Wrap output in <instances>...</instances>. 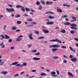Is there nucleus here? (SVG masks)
<instances>
[{"label":"nucleus","mask_w":78,"mask_h":78,"mask_svg":"<svg viewBox=\"0 0 78 78\" xmlns=\"http://www.w3.org/2000/svg\"><path fill=\"white\" fill-rule=\"evenodd\" d=\"M50 48H55V44L51 45L49 46Z\"/></svg>","instance_id":"nucleus-34"},{"label":"nucleus","mask_w":78,"mask_h":78,"mask_svg":"<svg viewBox=\"0 0 78 78\" xmlns=\"http://www.w3.org/2000/svg\"><path fill=\"white\" fill-rule=\"evenodd\" d=\"M25 73V72H23L20 73L21 75H23Z\"/></svg>","instance_id":"nucleus-54"},{"label":"nucleus","mask_w":78,"mask_h":78,"mask_svg":"<svg viewBox=\"0 0 78 78\" xmlns=\"http://www.w3.org/2000/svg\"><path fill=\"white\" fill-rule=\"evenodd\" d=\"M38 9L39 10H41L42 9V7L41 6V5H40L39 6L38 8Z\"/></svg>","instance_id":"nucleus-35"},{"label":"nucleus","mask_w":78,"mask_h":78,"mask_svg":"<svg viewBox=\"0 0 78 78\" xmlns=\"http://www.w3.org/2000/svg\"><path fill=\"white\" fill-rule=\"evenodd\" d=\"M3 27V30H5V31L6 30V28H7V26H6V25H4Z\"/></svg>","instance_id":"nucleus-33"},{"label":"nucleus","mask_w":78,"mask_h":78,"mask_svg":"<svg viewBox=\"0 0 78 78\" xmlns=\"http://www.w3.org/2000/svg\"><path fill=\"white\" fill-rule=\"evenodd\" d=\"M32 59L35 60V61H38L39 60H40L41 58H38L37 57H34L32 58Z\"/></svg>","instance_id":"nucleus-9"},{"label":"nucleus","mask_w":78,"mask_h":78,"mask_svg":"<svg viewBox=\"0 0 78 78\" xmlns=\"http://www.w3.org/2000/svg\"><path fill=\"white\" fill-rule=\"evenodd\" d=\"M63 62L64 63H67V60H63Z\"/></svg>","instance_id":"nucleus-61"},{"label":"nucleus","mask_w":78,"mask_h":78,"mask_svg":"<svg viewBox=\"0 0 78 78\" xmlns=\"http://www.w3.org/2000/svg\"><path fill=\"white\" fill-rule=\"evenodd\" d=\"M51 76H54V77H56V76H58V75H55L56 74V73L54 72H52L51 73Z\"/></svg>","instance_id":"nucleus-3"},{"label":"nucleus","mask_w":78,"mask_h":78,"mask_svg":"<svg viewBox=\"0 0 78 78\" xmlns=\"http://www.w3.org/2000/svg\"><path fill=\"white\" fill-rule=\"evenodd\" d=\"M53 59H58V56H54L52 57Z\"/></svg>","instance_id":"nucleus-29"},{"label":"nucleus","mask_w":78,"mask_h":78,"mask_svg":"<svg viewBox=\"0 0 78 78\" xmlns=\"http://www.w3.org/2000/svg\"><path fill=\"white\" fill-rule=\"evenodd\" d=\"M49 41L51 42H59V40H58V39H56L55 40H49Z\"/></svg>","instance_id":"nucleus-11"},{"label":"nucleus","mask_w":78,"mask_h":78,"mask_svg":"<svg viewBox=\"0 0 78 78\" xmlns=\"http://www.w3.org/2000/svg\"><path fill=\"white\" fill-rule=\"evenodd\" d=\"M21 6H22L19 5H17V6H16V8H21Z\"/></svg>","instance_id":"nucleus-39"},{"label":"nucleus","mask_w":78,"mask_h":78,"mask_svg":"<svg viewBox=\"0 0 78 78\" xmlns=\"http://www.w3.org/2000/svg\"><path fill=\"white\" fill-rule=\"evenodd\" d=\"M44 38H45V37H38L37 39H44Z\"/></svg>","instance_id":"nucleus-36"},{"label":"nucleus","mask_w":78,"mask_h":78,"mask_svg":"<svg viewBox=\"0 0 78 78\" xmlns=\"http://www.w3.org/2000/svg\"><path fill=\"white\" fill-rule=\"evenodd\" d=\"M36 4L37 5H41V2L39 1H37L36 2Z\"/></svg>","instance_id":"nucleus-32"},{"label":"nucleus","mask_w":78,"mask_h":78,"mask_svg":"<svg viewBox=\"0 0 78 78\" xmlns=\"http://www.w3.org/2000/svg\"><path fill=\"white\" fill-rule=\"evenodd\" d=\"M23 16L25 17H27V16H28V15H27V14H25L24 15H23Z\"/></svg>","instance_id":"nucleus-52"},{"label":"nucleus","mask_w":78,"mask_h":78,"mask_svg":"<svg viewBox=\"0 0 78 78\" xmlns=\"http://www.w3.org/2000/svg\"><path fill=\"white\" fill-rule=\"evenodd\" d=\"M74 40H75L76 41H78V39L76 38H74Z\"/></svg>","instance_id":"nucleus-60"},{"label":"nucleus","mask_w":78,"mask_h":78,"mask_svg":"<svg viewBox=\"0 0 78 78\" xmlns=\"http://www.w3.org/2000/svg\"><path fill=\"white\" fill-rule=\"evenodd\" d=\"M68 74L69 76H73V74L72 73H71L69 72H68Z\"/></svg>","instance_id":"nucleus-16"},{"label":"nucleus","mask_w":78,"mask_h":78,"mask_svg":"<svg viewBox=\"0 0 78 78\" xmlns=\"http://www.w3.org/2000/svg\"><path fill=\"white\" fill-rule=\"evenodd\" d=\"M46 4L47 5H51V4H53V2H50L48 1H47L46 2Z\"/></svg>","instance_id":"nucleus-7"},{"label":"nucleus","mask_w":78,"mask_h":78,"mask_svg":"<svg viewBox=\"0 0 78 78\" xmlns=\"http://www.w3.org/2000/svg\"><path fill=\"white\" fill-rule=\"evenodd\" d=\"M20 17V15L17 14L14 17L15 18H19V17Z\"/></svg>","instance_id":"nucleus-22"},{"label":"nucleus","mask_w":78,"mask_h":78,"mask_svg":"<svg viewBox=\"0 0 78 78\" xmlns=\"http://www.w3.org/2000/svg\"><path fill=\"white\" fill-rule=\"evenodd\" d=\"M9 6L10 7V8H12V7H13V5H9Z\"/></svg>","instance_id":"nucleus-58"},{"label":"nucleus","mask_w":78,"mask_h":78,"mask_svg":"<svg viewBox=\"0 0 78 78\" xmlns=\"http://www.w3.org/2000/svg\"><path fill=\"white\" fill-rule=\"evenodd\" d=\"M32 36L33 35L31 33L29 34L28 35V37H29V39H31V40H33V38L32 37Z\"/></svg>","instance_id":"nucleus-5"},{"label":"nucleus","mask_w":78,"mask_h":78,"mask_svg":"<svg viewBox=\"0 0 78 78\" xmlns=\"http://www.w3.org/2000/svg\"><path fill=\"white\" fill-rule=\"evenodd\" d=\"M41 53L40 52H37L35 54V56H38V55H40Z\"/></svg>","instance_id":"nucleus-38"},{"label":"nucleus","mask_w":78,"mask_h":78,"mask_svg":"<svg viewBox=\"0 0 78 78\" xmlns=\"http://www.w3.org/2000/svg\"><path fill=\"white\" fill-rule=\"evenodd\" d=\"M48 18H49V19H55L54 17H53L51 16H48Z\"/></svg>","instance_id":"nucleus-26"},{"label":"nucleus","mask_w":78,"mask_h":78,"mask_svg":"<svg viewBox=\"0 0 78 78\" xmlns=\"http://www.w3.org/2000/svg\"><path fill=\"white\" fill-rule=\"evenodd\" d=\"M20 30L17 29L16 30V33H17L18 32H20Z\"/></svg>","instance_id":"nucleus-51"},{"label":"nucleus","mask_w":78,"mask_h":78,"mask_svg":"<svg viewBox=\"0 0 78 78\" xmlns=\"http://www.w3.org/2000/svg\"><path fill=\"white\" fill-rule=\"evenodd\" d=\"M65 25H66L67 26L70 25H71V24H70V23H69L68 22H67V23H65Z\"/></svg>","instance_id":"nucleus-30"},{"label":"nucleus","mask_w":78,"mask_h":78,"mask_svg":"<svg viewBox=\"0 0 78 78\" xmlns=\"http://www.w3.org/2000/svg\"><path fill=\"white\" fill-rule=\"evenodd\" d=\"M61 33H66V31L64 29H62L60 31Z\"/></svg>","instance_id":"nucleus-23"},{"label":"nucleus","mask_w":78,"mask_h":78,"mask_svg":"<svg viewBox=\"0 0 78 78\" xmlns=\"http://www.w3.org/2000/svg\"><path fill=\"white\" fill-rule=\"evenodd\" d=\"M22 37H23L22 35H21L18 37L17 39H16V41H20L22 40Z\"/></svg>","instance_id":"nucleus-4"},{"label":"nucleus","mask_w":78,"mask_h":78,"mask_svg":"<svg viewBox=\"0 0 78 78\" xmlns=\"http://www.w3.org/2000/svg\"><path fill=\"white\" fill-rule=\"evenodd\" d=\"M32 53H36V52H37V50H32L31 51Z\"/></svg>","instance_id":"nucleus-44"},{"label":"nucleus","mask_w":78,"mask_h":78,"mask_svg":"<svg viewBox=\"0 0 78 78\" xmlns=\"http://www.w3.org/2000/svg\"><path fill=\"white\" fill-rule=\"evenodd\" d=\"M42 30L43 32V33H49V31H48V30H46L44 29H43Z\"/></svg>","instance_id":"nucleus-13"},{"label":"nucleus","mask_w":78,"mask_h":78,"mask_svg":"<svg viewBox=\"0 0 78 78\" xmlns=\"http://www.w3.org/2000/svg\"><path fill=\"white\" fill-rule=\"evenodd\" d=\"M19 76V74H16L14 75L13 76L14 77H16V76Z\"/></svg>","instance_id":"nucleus-53"},{"label":"nucleus","mask_w":78,"mask_h":78,"mask_svg":"<svg viewBox=\"0 0 78 78\" xmlns=\"http://www.w3.org/2000/svg\"><path fill=\"white\" fill-rule=\"evenodd\" d=\"M4 63V62L2 61V60L0 59V66H2Z\"/></svg>","instance_id":"nucleus-17"},{"label":"nucleus","mask_w":78,"mask_h":78,"mask_svg":"<svg viewBox=\"0 0 78 78\" xmlns=\"http://www.w3.org/2000/svg\"><path fill=\"white\" fill-rule=\"evenodd\" d=\"M27 21H28V22H32L33 21L32 19H27Z\"/></svg>","instance_id":"nucleus-40"},{"label":"nucleus","mask_w":78,"mask_h":78,"mask_svg":"<svg viewBox=\"0 0 78 78\" xmlns=\"http://www.w3.org/2000/svg\"><path fill=\"white\" fill-rule=\"evenodd\" d=\"M45 14H54L55 13L53 12H52L50 11H48L45 12Z\"/></svg>","instance_id":"nucleus-12"},{"label":"nucleus","mask_w":78,"mask_h":78,"mask_svg":"<svg viewBox=\"0 0 78 78\" xmlns=\"http://www.w3.org/2000/svg\"><path fill=\"white\" fill-rule=\"evenodd\" d=\"M15 49V47H14L12 46L10 48L11 50H13V49Z\"/></svg>","instance_id":"nucleus-48"},{"label":"nucleus","mask_w":78,"mask_h":78,"mask_svg":"<svg viewBox=\"0 0 78 78\" xmlns=\"http://www.w3.org/2000/svg\"><path fill=\"white\" fill-rule=\"evenodd\" d=\"M59 45L58 44H55V48L58 47Z\"/></svg>","instance_id":"nucleus-55"},{"label":"nucleus","mask_w":78,"mask_h":78,"mask_svg":"<svg viewBox=\"0 0 78 78\" xmlns=\"http://www.w3.org/2000/svg\"><path fill=\"white\" fill-rule=\"evenodd\" d=\"M19 64V62H15L14 63H12V64H10V66H11L12 65H17V64Z\"/></svg>","instance_id":"nucleus-8"},{"label":"nucleus","mask_w":78,"mask_h":78,"mask_svg":"<svg viewBox=\"0 0 78 78\" xmlns=\"http://www.w3.org/2000/svg\"><path fill=\"white\" fill-rule=\"evenodd\" d=\"M30 11L31 12H34V10L32 9H30Z\"/></svg>","instance_id":"nucleus-63"},{"label":"nucleus","mask_w":78,"mask_h":78,"mask_svg":"<svg viewBox=\"0 0 78 78\" xmlns=\"http://www.w3.org/2000/svg\"><path fill=\"white\" fill-rule=\"evenodd\" d=\"M40 2L42 4V5H44L45 2H44L42 1H40Z\"/></svg>","instance_id":"nucleus-41"},{"label":"nucleus","mask_w":78,"mask_h":78,"mask_svg":"<svg viewBox=\"0 0 78 78\" xmlns=\"http://www.w3.org/2000/svg\"><path fill=\"white\" fill-rule=\"evenodd\" d=\"M34 33H35V34H39V32H38V31H35L34 32Z\"/></svg>","instance_id":"nucleus-50"},{"label":"nucleus","mask_w":78,"mask_h":78,"mask_svg":"<svg viewBox=\"0 0 78 78\" xmlns=\"http://www.w3.org/2000/svg\"><path fill=\"white\" fill-rule=\"evenodd\" d=\"M0 37L1 38H0L1 40H3V39H5V37H4V36H3V35H1L0 36Z\"/></svg>","instance_id":"nucleus-19"},{"label":"nucleus","mask_w":78,"mask_h":78,"mask_svg":"<svg viewBox=\"0 0 78 78\" xmlns=\"http://www.w3.org/2000/svg\"><path fill=\"white\" fill-rule=\"evenodd\" d=\"M71 61H73V62H76V61H77V59L75 58H74L71 59Z\"/></svg>","instance_id":"nucleus-18"},{"label":"nucleus","mask_w":78,"mask_h":78,"mask_svg":"<svg viewBox=\"0 0 78 78\" xmlns=\"http://www.w3.org/2000/svg\"><path fill=\"white\" fill-rule=\"evenodd\" d=\"M10 37L9 36H8L7 35H5V38L6 39H9Z\"/></svg>","instance_id":"nucleus-21"},{"label":"nucleus","mask_w":78,"mask_h":78,"mask_svg":"<svg viewBox=\"0 0 78 78\" xmlns=\"http://www.w3.org/2000/svg\"><path fill=\"white\" fill-rule=\"evenodd\" d=\"M53 23H54V22H52L46 23L47 25H53Z\"/></svg>","instance_id":"nucleus-14"},{"label":"nucleus","mask_w":78,"mask_h":78,"mask_svg":"<svg viewBox=\"0 0 78 78\" xmlns=\"http://www.w3.org/2000/svg\"><path fill=\"white\" fill-rule=\"evenodd\" d=\"M75 45H76V47H78V43H76L75 44Z\"/></svg>","instance_id":"nucleus-64"},{"label":"nucleus","mask_w":78,"mask_h":78,"mask_svg":"<svg viewBox=\"0 0 78 78\" xmlns=\"http://www.w3.org/2000/svg\"><path fill=\"white\" fill-rule=\"evenodd\" d=\"M36 70H34V69H33V70H32L31 71V72H36Z\"/></svg>","instance_id":"nucleus-56"},{"label":"nucleus","mask_w":78,"mask_h":78,"mask_svg":"<svg viewBox=\"0 0 78 78\" xmlns=\"http://www.w3.org/2000/svg\"><path fill=\"white\" fill-rule=\"evenodd\" d=\"M17 24H20L22 23V22L19 21H17L16 22Z\"/></svg>","instance_id":"nucleus-43"},{"label":"nucleus","mask_w":78,"mask_h":78,"mask_svg":"<svg viewBox=\"0 0 78 78\" xmlns=\"http://www.w3.org/2000/svg\"><path fill=\"white\" fill-rule=\"evenodd\" d=\"M70 28L73 29V30H78L77 28L75 27H71Z\"/></svg>","instance_id":"nucleus-37"},{"label":"nucleus","mask_w":78,"mask_h":78,"mask_svg":"<svg viewBox=\"0 0 78 78\" xmlns=\"http://www.w3.org/2000/svg\"><path fill=\"white\" fill-rule=\"evenodd\" d=\"M59 12H60V13L62 12V10H61L60 9H59Z\"/></svg>","instance_id":"nucleus-49"},{"label":"nucleus","mask_w":78,"mask_h":78,"mask_svg":"<svg viewBox=\"0 0 78 78\" xmlns=\"http://www.w3.org/2000/svg\"><path fill=\"white\" fill-rule=\"evenodd\" d=\"M40 74L41 76H47V74L45 73H41Z\"/></svg>","instance_id":"nucleus-24"},{"label":"nucleus","mask_w":78,"mask_h":78,"mask_svg":"<svg viewBox=\"0 0 78 78\" xmlns=\"http://www.w3.org/2000/svg\"><path fill=\"white\" fill-rule=\"evenodd\" d=\"M0 73L1 74H2V75H6V74L8 73V72L2 71Z\"/></svg>","instance_id":"nucleus-6"},{"label":"nucleus","mask_w":78,"mask_h":78,"mask_svg":"<svg viewBox=\"0 0 78 78\" xmlns=\"http://www.w3.org/2000/svg\"><path fill=\"white\" fill-rule=\"evenodd\" d=\"M32 44H27V46L28 48H30L31 47V45Z\"/></svg>","instance_id":"nucleus-45"},{"label":"nucleus","mask_w":78,"mask_h":78,"mask_svg":"<svg viewBox=\"0 0 78 78\" xmlns=\"http://www.w3.org/2000/svg\"><path fill=\"white\" fill-rule=\"evenodd\" d=\"M51 50L52 52H54V51H56V50H58V49L56 48H54V49H52Z\"/></svg>","instance_id":"nucleus-27"},{"label":"nucleus","mask_w":78,"mask_h":78,"mask_svg":"<svg viewBox=\"0 0 78 78\" xmlns=\"http://www.w3.org/2000/svg\"><path fill=\"white\" fill-rule=\"evenodd\" d=\"M70 26H71V27H77V25L74 24H70Z\"/></svg>","instance_id":"nucleus-31"},{"label":"nucleus","mask_w":78,"mask_h":78,"mask_svg":"<svg viewBox=\"0 0 78 78\" xmlns=\"http://www.w3.org/2000/svg\"><path fill=\"white\" fill-rule=\"evenodd\" d=\"M6 11H7L8 12H14L15 10H14V9L13 8L10 9L6 8Z\"/></svg>","instance_id":"nucleus-2"},{"label":"nucleus","mask_w":78,"mask_h":78,"mask_svg":"<svg viewBox=\"0 0 78 78\" xmlns=\"http://www.w3.org/2000/svg\"><path fill=\"white\" fill-rule=\"evenodd\" d=\"M9 42H12V40L11 39H9L8 40Z\"/></svg>","instance_id":"nucleus-59"},{"label":"nucleus","mask_w":78,"mask_h":78,"mask_svg":"<svg viewBox=\"0 0 78 78\" xmlns=\"http://www.w3.org/2000/svg\"><path fill=\"white\" fill-rule=\"evenodd\" d=\"M71 34H74L75 33V31L74 30H71L70 32Z\"/></svg>","instance_id":"nucleus-47"},{"label":"nucleus","mask_w":78,"mask_h":78,"mask_svg":"<svg viewBox=\"0 0 78 78\" xmlns=\"http://www.w3.org/2000/svg\"><path fill=\"white\" fill-rule=\"evenodd\" d=\"M75 21H76V20H71V22H75Z\"/></svg>","instance_id":"nucleus-57"},{"label":"nucleus","mask_w":78,"mask_h":78,"mask_svg":"<svg viewBox=\"0 0 78 78\" xmlns=\"http://www.w3.org/2000/svg\"><path fill=\"white\" fill-rule=\"evenodd\" d=\"M0 47H1V48H5V45L4 44H3V42H2L0 44Z\"/></svg>","instance_id":"nucleus-10"},{"label":"nucleus","mask_w":78,"mask_h":78,"mask_svg":"<svg viewBox=\"0 0 78 78\" xmlns=\"http://www.w3.org/2000/svg\"><path fill=\"white\" fill-rule=\"evenodd\" d=\"M62 48H65V49H66L67 48H66V46H63L61 47Z\"/></svg>","instance_id":"nucleus-46"},{"label":"nucleus","mask_w":78,"mask_h":78,"mask_svg":"<svg viewBox=\"0 0 78 78\" xmlns=\"http://www.w3.org/2000/svg\"><path fill=\"white\" fill-rule=\"evenodd\" d=\"M68 17L67 15H63L62 16V19H64V18H67Z\"/></svg>","instance_id":"nucleus-25"},{"label":"nucleus","mask_w":78,"mask_h":78,"mask_svg":"<svg viewBox=\"0 0 78 78\" xmlns=\"http://www.w3.org/2000/svg\"><path fill=\"white\" fill-rule=\"evenodd\" d=\"M16 29H17V27H16V26H13L12 27V30H16Z\"/></svg>","instance_id":"nucleus-15"},{"label":"nucleus","mask_w":78,"mask_h":78,"mask_svg":"<svg viewBox=\"0 0 78 78\" xmlns=\"http://www.w3.org/2000/svg\"><path fill=\"white\" fill-rule=\"evenodd\" d=\"M27 66V63H23V64L21 65L20 64H18L16 65V67L20 66V67H22L24 66Z\"/></svg>","instance_id":"nucleus-1"},{"label":"nucleus","mask_w":78,"mask_h":78,"mask_svg":"<svg viewBox=\"0 0 78 78\" xmlns=\"http://www.w3.org/2000/svg\"><path fill=\"white\" fill-rule=\"evenodd\" d=\"M69 48L70 49V50H72V51H74V52H75V51H76V50H75V49H73V48H72V47H69Z\"/></svg>","instance_id":"nucleus-28"},{"label":"nucleus","mask_w":78,"mask_h":78,"mask_svg":"<svg viewBox=\"0 0 78 78\" xmlns=\"http://www.w3.org/2000/svg\"><path fill=\"white\" fill-rule=\"evenodd\" d=\"M21 9L22 11L23 12H25V7L23 6H22L21 7Z\"/></svg>","instance_id":"nucleus-20"},{"label":"nucleus","mask_w":78,"mask_h":78,"mask_svg":"<svg viewBox=\"0 0 78 78\" xmlns=\"http://www.w3.org/2000/svg\"><path fill=\"white\" fill-rule=\"evenodd\" d=\"M73 57V56L72 55H70L69 56V58H72Z\"/></svg>","instance_id":"nucleus-62"},{"label":"nucleus","mask_w":78,"mask_h":78,"mask_svg":"<svg viewBox=\"0 0 78 78\" xmlns=\"http://www.w3.org/2000/svg\"><path fill=\"white\" fill-rule=\"evenodd\" d=\"M25 10L26 11L28 12H29L30 11V9L28 8H25Z\"/></svg>","instance_id":"nucleus-42"}]
</instances>
